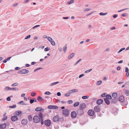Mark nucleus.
I'll return each instance as SVG.
<instances>
[{
	"mask_svg": "<svg viewBox=\"0 0 129 129\" xmlns=\"http://www.w3.org/2000/svg\"><path fill=\"white\" fill-rule=\"evenodd\" d=\"M40 119L38 116H34L33 118V121L35 123L39 122L40 121Z\"/></svg>",
	"mask_w": 129,
	"mask_h": 129,
	"instance_id": "f257e3e1",
	"label": "nucleus"
},
{
	"mask_svg": "<svg viewBox=\"0 0 129 129\" xmlns=\"http://www.w3.org/2000/svg\"><path fill=\"white\" fill-rule=\"evenodd\" d=\"M5 90L6 91L10 90H18L19 89L17 88L13 87L10 88L9 87L7 86L6 87L5 89Z\"/></svg>",
	"mask_w": 129,
	"mask_h": 129,
	"instance_id": "f03ea898",
	"label": "nucleus"
},
{
	"mask_svg": "<svg viewBox=\"0 0 129 129\" xmlns=\"http://www.w3.org/2000/svg\"><path fill=\"white\" fill-rule=\"evenodd\" d=\"M39 116L40 117L41 120V123L42 124H44V120L43 119V114L41 112H40L38 114Z\"/></svg>",
	"mask_w": 129,
	"mask_h": 129,
	"instance_id": "7ed1b4c3",
	"label": "nucleus"
},
{
	"mask_svg": "<svg viewBox=\"0 0 129 129\" xmlns=\"http://www.w3.org/2000/svg\"><path fill=\"white\" fill-rule=\"evenodd\" d=\"M29 71L26 69H23L19 71L18 73L20 74H26L28 73Z\"/></svg>",
	"mask_w": 129,
	"mask_h": 129,
	"instance_id": "20e7f679",
	"label": "nucleus"
},
{
	"mask_svg": "<svg viewBox=\"0 0 129 129\" xmlns=\"http://www.w3.org/2000/svg\"><path fill=\"white\" fill-rule=\"evenodd\" d=\"M88 114L90 116H93L94 114L95 113L94 111L92 110H89L88 112Z\"/></svg>",
	"mask_w": 129,
	"mask_h": 129,
	"instance_id": "39448f33",
	"label": "nucleus"
},
{
	"mask_svg": "<svg viewBox=\"0 0 129 129\" xmlns=\"http://www.w3.org/2000/svg\"><path fill=\"white\" fill-rule=\"evenodd\" d=\"M63 114L66 116L68 115L69 113V110L67 109H65L62 111Z\"/></svg>",
	"mask_w": 129,
	"mask_h": 129,
	"instance_id": "423d86ee",
	"label": "nucleus"
},
{
	"mask_svg": "<svg viewBox=\"0 0 129 129\" xmlns=\"http://www.w3.org/2000/svg\"><path fill=\"white\" fill-rule=\"evenodd\" d=\"M44 123L45 125L47 126H49L51 124V121L49 120H47L45 121Z\"/></svg>",
	"mask_w": 129,
	"mask_h": 129,
	"instance_id": "0eeeda50",
	"label": "nucleus"
},
{
	"mask_svg": "<svg viewBox=\"0 0 129 129\" xmlns=\"http://www.w3.org/2000/svg\"><path fill=\"white\" fill-rule=\"evenodd\" d=\"M48 108L50 109H57L58 107L55 105H49L48 106Z\"/></svg>",
	"mask_w": 129,
	"mask_h": 129,
	"instance_id": "6e6552de",
	"label": "nucleus"
},
{
	"mask_svg": "<svg viewBox=\"0 0 129 129\" xmlns=\"http://www.w3.org/2000/svg\"><path fill=\"white\" fill-rule=\"evenodd\" d=\"M94 110L97 112H99L100 111V108L98 106H97L95 107L94 108Z\"/></svg>",
	"mask_w": 129,
	"mask_h": 129,
	"instance_id": "1a4fd4ad",
	"label": "nucleus"
},
{
	"mask_svg": "<svg viewBox=\"0 0 129 129\" xmlns=\"http://www.w3.org/2000/svg\"><path fill=\"white\" fill-rule=\"evenodd\" d=\"M77 113L78 115H82L84 113L83 110L80 108L77 110Z\"/></svg>",
	"mask_w": 129,
	"mask_h": 129,
	"instance_id": "9d476101",
	"label": "nucleus"
},
{
	"mask_svg": "<svg viewBox=\"0 0 129 129\" xmlns=\"http://www.w3.org/2000/svg\"><path fill=\"white\" fill-rule=\"evenodd\" d=\"M35 110L36 111H40L41 112H43L44 111V109L40 107H38Z\"/></svg>",
	"mask_w": 129,
	"mask_h": 129,
	"instance_id": "9b49d317",
	"label": "nucleus"
},
{
	"mask_svg": "<svg viewBox=\"0 0 129 129\" xmlns=\"http://www.w3.org/2000/svg\"><path fill=\"white\" fill-rule=\"evenodd\" d=\"M71 116L72 118H75L77 116V113L75 111L72 112L71 114Z\"/></svg>",
	"mask_w": 129,
	"mask_h": 129,
	"instance_id": "f8f14e48",
	"label": "nucleus"
},
{
	"mask_svg": "<svg viewBox=\"0 0 129 129\" xmlns=\"http://www.w3.org/2000/svg\"><path fill=\"white\" fill-rule=\"evenodd\" d=\"M11 120L13 121H15L18 119L17 117L16 116H12L11 117Z\"/></svg>",
	"mask_w": 129,
	"mask_h": 129,
	"instance_id": "ddd939ff",
	"label": "nucleus"
},
{
	"mask_svg": "<svg viewBox=\"0 0 129 129\" xmlns=\"http://www.w3.org/2000/svg\"><path fill=\"white\" fill-rule=\"evenodd\" d=\"M21 123L23 125H26L28 123V120L27 119H23L21 121Z\"/></svg>",
	"mask_w": 129,
	"mask_h": 129,
	"instance_id": "4468645a",
	"label": "nucleus"
},
{
	"mask_svg": "<svg viewBox=\"0 0 129 129\" xmlns=\"http://www.w3.org/2000/svg\"><path fill=\"white\" fill-rule=\"evenodd\" d=\"M86 107V105L85 103L81 104L79 106V108H80L84 110L85 108Z\"/></svg>",
	"mask_w": 129,
	"mask_h": 129,
	"instance_id": "2eb2a0df",
	"label": "nucleus"
},
{
	"mask_svg": "<svg viewBox=\"0 0 129 129\" xmlns=\"http://www.w3.org/2000/svg\"><path fill=\"white\" fill-rule=\"evenodd\" d=\"M118 99L119 101L121 102H123L124 100V97L122 95H121L119 96Z\"/></svg>",
	"mask_w": 129,
	"mask_h": 129,
	"instance_id": "dca6fc26",
	"label": "nucleus"
},
{
	"mask_svg": "<svg viewBox=\"0 0 129 129\" xmlns=\"http://www.w3.org/2000/svg\"><path fill=\"white\" fill-rule=\"evenodd\" d=\"M103 102V101L102 99H100L97 101L96 103L97 104L100 105L102 104Z\"/></svg>",
	"mask_w": 129,
	"mask_h": 129,
	"instance_id": "f3484780",
	"label": "nucleus"
},
{
	"mask_svg": "<svg viewBox=\"0 0 129 129\" xmlns=\"http://www.w3.org/2000/svg\"><path fill=\"white\" fill-rule=\"evenodd\" d=\"M6 123H4L0 125V128L1 129H4L6 128Z\"/></svg>",
	"mask_w": 129,
	"mask_h": 129,
	"instance_id": "a211bd4d",
	"label": "nucleus"
},
{
	"mask_svg": "<svg viewBox=\"0 0 129 129\" xmlns=\"http://www.w3.org/2000/svg\"><path fill=\"white\" fill-rule=\"evenodd\" d=\"M37 100L40 102H41L42 101H44V99L41 97L39 96L37 98Z\"/></svg>",
	"mask_w": 129,
	"mask_h": 129,
	"instance_id": "6ab92c4d",
	"label": "nucleus"
},
{
	"mask_svg": "<svg viewBox=\"0 0 129 129\" xmlns=\"http://www.w3.org/2000/svg\"><path fill=\"white\" fill-rule=\"evenodd\" d=\"M58 117V116H56L54 117L53 118V121L55 122L58 121L59 120Z\"/></svg>",
	"mask_w": 129,
	"mask_h": 129,
	"instance_id": "aec40b11",
	"label": "nucleus"
},
{
	"mask_svg": "<svg viewBox=\"0 0 129 129\" xmlns=\"http://www.w3.org/2000/svg\"><path fill=\"white\" fill-rule=\"evenodd\" d=\"M117 93H113L112 94V96L114 98H117Z\"/></svg>",
	"mask_w": 129,
	"mask_h": 129,
	"instance_id": "412c9836",
	"label": "nucleus"
},
{
	"mask_svg": "<svg viewBox=\"0 0 129 129\" xmlns=\"http://www.w3.org/2000/svg\"><path fill=\"white\" fill-rule=\"evenodd\" d=\"M75 55L74 53H73L70 54V55L68 56V58L69 59H70L73 57Z\"/></svg>",
	"mask_w": 129,
	"mask_h": 129,
	"instance_id": "4be33fe9",
	"label": "nucleus"
},
{
	"mask_svg": "<svg viewBox=\"0 0 129 129\" xmlns=\"http://www.w3.org/2000/svg\"><path fill=\"white\" fill-rule=\"evenodd\" d=\"M104 100L105 103L109 105L110 104V102L109 101L108 99L106 98H105L104 99Z\"/></svg>",
	"mask_w": 129,
	"mask_h": 129,
	"instance_id": "5701e85b",
	"label": "nucleus"
},
{
	"mask_svg": "<svg viewBox=\"0 0 129 129\" xmlns=\"http://www.w3.org/2000/svg\"><path fill=\"white\" fill-rule=\"evenodd\" d=\"M67 45H66L64 46L63 47V50L64 51V53H65L67 51Z\"/></svg>",
	"mask_w": 129,
	"mask_h": 129,
	"instance_id": "b1692460",
	"label": "nucleus"
},
{
	"mask_svg": "<svg viewBox=\"0 0 129 129\" xmlns=\"http://www.w3.org/2000/svg\"><path fill=\"white\" fill-rule=\"evenodd\" d=\"M118 99L117 98H114V99H112V103L114 104L116 103Z\"/></svg>",
	"mask_w": 129,
	"mask_h": 129,
	"instance_id": "393cba45",
	"label": "nucleus"
},
{
	"mask_svg": "<svg viewBox=\"0 0 129 129\" xmlns=\"http://www.w3.org/2000/svg\"><path fill=\"white\" fill-rule=\"evenodd\" d=\"M22 113V112L20 111H17L15 112V114L16 115H19Z\"/></svg>",
	"mask_w": 129,
	"mask_h": 129,
	"instance_id": "a878e982",
	"label": "nucleus"
},
{
	"mask_svg": "<svg viewBox=\"0 0 129 129\" xmlns=\"http://www.w3.org/2000/svg\"><path fill=\"white\" fill-rule=\"evenodd\" d=\"M106 98L107 99H108L111 100L112 99V97L109 94L107 95L106 96Z\"/></svg>",
	"mask_w": 129,
	"mask_h": 129,
	"instance_id": "bb28decb",
	"label": "nucleus"
},
{
	"mask_svg": "<svg viewBox=\"0 0 129 129\" xmlns=\"http://www.w3.org/2000/svg\"><path fill=\"white\" fill-rule=\"evenodd\" d=\"M78 91V90L76 89H73L70 90L69 92L70 93H72L73 92H77Z\"/></svg>",
	"mask_w": 129,
	"mask_h": 129,
	"instance_id": "cd10ccee",
	"label": "nucleus"
},
{
	"mask_svg": "<svg viewBox=\"0 0 129 129\" xmlns=\"http://www.w3.org/2000/svg\"><path fill=\"white\" fill-rule=\"evenodd\" d=\"M124 93L125 94L126 96L129 95V90H124Z\"/></svg>",
	"mask_w": 129,
	"mask_h": 129,
	"instance_id": "c85d7f7f",
	"label": "nucleus"
},
{
	"mask_svg": "<svg viewBox=\"0 0 129 129\" xmlns=\"http://www.w3.org/2000/svg\"><path fill=\"white\" fill-rule=\"evenodd\" d=\"M58 83H59L58 82H54V83H53L51 84H50V86H51L53 85H55L57 84H58Z\"/></svg>",
	"mask_w": 129,
	"mask_h": 129,
	"instance_id": "c756f323",
	"label": "nucleus"
},
{
	"mask_svg": "<svg viewBox=\"0 0 129 129\" xmlns=\"http://www.w3.org/2000/svg\"><path fill=\"white\" fill-rule=\"evenodd\" d=\"M19 84L17 83H16L12 84L11 86L12 87L17 86Z\"/></svg>",
	"mask_w": 129,
	"mask_h": 129,
	"instance_id": "7c9ffc66",
	"label": "nucleus"
},
{
	"mask_svg": "<svg viewBox=\"0 0 129 129\" xmlns=\"http://www.w3.org/2000/svg\"><path fill=\"white\" fill-rule=\"evenodd\" d=\"M28 119L29 121H31L32 120V118L31 115H30L28 116Z\"/></svg>",
	"mask_w": 129,
	"mask_h": 129,
	"instance_id": "2f4dec72",
	"label": "nucleus"
},
{
	"mask_svg": "<svg viewBox=\"0 0 129 129\" xmlns=\"http://www.w3.org/2000/svg\"><path fill=\"white\" fill-rule=\"evenodd\" d=\"M79 103L78 102H76L75 103L74 105V106L75 107H76L79 105Z\"/></svg>",
	"mask_w": 129,
	"mask_h": 129,
	"instance_id": "473e14b6",
	"label": "nucleus"
},
{
	"mask_svg": "<svg viewBox=\"0 0 129 129\" xmlns=\"http://www.w3.org/2000/svg\"><path fill=\"white\" fill-rule=\"evenodd\" d=\"M107 14V13H103V12H101L99 14L101 15H105Z\"/></svg>",
	"mask_w": 129,
	"mask_h": 129,
	"instance_id": "72a5a7b5",
	"label": "nucleus"
},
{
	"mask_svg": "<svg viewBox=\"0 0 129 129\" xmlns=\"http://www.w3.org/2000/svg\"><path fill=\"white\" fill-rule=\"evenodd\" d=\"M102 81L101 80L98 81L97 82L96 85H100L102 83Z\"/></svg>",
	"mask_w": 129,
	"mask_h": 129,
	"instance_id": "f704fd0d",
	"label": "nucleus"
},
{
	"mask_svg": "<svg viewBox=\"0 0 129 129\" xmlns=\"http://www.w3.org/2000/svg\"><path fill=\"white\" fill-rule=\"evenodd\" d=\"M125 49V48H121V49H120V50L117 53H120V52L122 51H123V50H124Z\"/></svg>",
	"mask_w": 129,
	"mask_h": 129,
	"instance_id": "c9c22d12",
	"label": "nucleus"
},
{
	"mask_svg": "<svg viewBox=\"0 0 129 129\" xmlns=\"http://www.w3.org/2000/svg\"><path fill=\"white\" fill-rule=\"evenodd\" d=\"M47 39L50 42L53 40L52 39L51 37H48Z\"/></svg>",
	"mask_w": 129,
	"mask_h": 129,
	"instance_id": "e433bc0d",
	"label": "nucleus"
},
{
	"mask_svg": "<svg viewBox=\"0 0 129 129\" xmlns=\"http://www.w3.org/2000/svg\"><path fill=\"white\" fill-rule=\"evenodd\" d=\"M50 42H51V44L52 45L54 46L55 45V42L53 40H52Z\"/></svg>",
	"mask_w": 129,
	"mask_h": 129,
	"instance_id": "4c0bfd02",
	"label": "nucleus"
},
{
	"mask_svg": "<svg viewBox=\"0 0 129 129\" xmlns=\"http://www.w3.org/2000/svg\"><path fill=\"white\" fill-rule=\"evenodd\" d=\"M16 107V105H13L12 106H10L9 108H15Z\"/></svg>",
	"mask_w": 129,
	"mask_h": 129,
	"instance_id": "58836bf2",
	"label": "nucleus"
},
{
	"mask_svg": "<svg viewBox=\"0 0 129 129\" xmlns=\"http://www.w3.org/2000/svg\"><path fill=\"white\" fill-rule=\"evenodd\" d=\"M74 2V1L73 0H71L70 2H67L68 4L70 5L72 3H73Z\"/></svg>",
	"mask_w": 129,
	"mask_h": 129,
	"instance_id": "ea45409f",
	"label": "nucleus"
},
{
	"mask_svg": "<svg viewBox=\"0 0 129 129\" xmlns=\"http://www.w3.org/2000/svg\"><path fill=\"white\" fill-rule=\"evenodd\" d=\"M19 103L20 104L23 105H26V104L24 103H23V101H22L20 102Z\"/></svg>",
	"mask_w": 129,
	"mask_h": 129,
	"instance_id": "a19ab883",
	"label": "nucleus"
},
{
	"mask_svg": "<svg viewBox=\"0 0 129 129\" xmlns=\"http://www.w3.org/2000/svg\"><path fill=\"white\" fill-rule=\"evenodd\" d=\"M88 97H89V96H83L82 97V98L83 99H88Z\"/></svg>",
	"mask_w": 129,
	"mask_h": 129,
	"instance_id": "79ce46f5",
	"label": "nucleus"
},
{
	"mask_svg": "<svg viewBox=\"0 0 129 129\" xmlns=\"http://www.w3.org/2000/svg\"><path fill=\"white\" fill-rule=\"evenodd\" d=\"M36 93L35 92H32L31 93V95L32 96H34L36 95Z\"/></svg>",
	"mask_w": 129,
	"mask_h": 129,
	"instance_id": "37998d69",
	"label": "nucleus"
},
{
	"mask_svg": "<svg viewBox=\"0 0 129 129\" xmlns=\"http://www.w3.org/2000/svg\"><path fill=\"white\" fill-rule=\"evenodd\" d=\"M45 94H46L50 95L51 94V93L49 91H46L45 93Z\"/></svg>",
	"mask_w": 129,
	"mask_h": 129,
	"instance_id": "c03bdc74",
	"label": "nucleus"
},
{
	"mask_svg": "<svg viewBox=\"0 0 129 129\" xmlns=\"http://www.w3.org/2000/svg\"><path fill=\"white\" fill-rule=\"evenodd\" d=\"M81 60V59H79L75 64V65H76L78 64Z\"/></svg>",
	"mask_w": 129,
	"mask_h": 129,
	"instance_id": "a18cd8bd",
	"label": "nucleus"
},
{
	"mask_svg": "<svg viewBox=\"0 0 129 129\" xmlns=\"http://www.w3.org/2000/svg\"><path fill=\"white\" fill-rule=\"evenodd\" d=\"M7 117L6 116H5L4 118H2V121H4L6 120H7Z\"/></svg>",
	"mask_w": 129,
	"mask_h": 129,
	"instance_id": "49530a36",
	"label": "nucleus"
},
{
	"mask_svg": "<svg viewBox=\"0 0 129 129\" xmlns=\"http://www.w3.org/2000/svg\"><path fill=\"white\" fill-rule=\"evenodd\" d=\"M30 37H31L30 35H28L27 36H26L25 37V39H28Z\"/></svg>",
	"mask_w": 129,
	"mask_h": 129,
	"instance_id": "de8ad7c7",
	"label": "nucleus"
},
{
	"mask_svg": "<svg viewBox=\"0 0 129 129\" xmlns=\"http://www.w3.org/2000/svg\"><path fill=\"white\" fill-rule=\"evenodd\" d=\"M92 70V69H90L89 70H86V71H85V73H88L90 72V71H91Z\"/></svg>",
	"mask_w": 129,
	"mask_h": 129,
	"instance_id": "09e8293b",
	"label": "nucleus"
},
{
	"mask_svg": "<svg viewBox=\"0 0 129 129\" xmlns=\"http://www.w3.org/2000/svg\"><path fill=\"white\" fill-rule=\"evenodd\" d=\"M70 95V93H66L64 95L65 96H69Z\"/></svg>",
	"mask_w": 129,
	"mask_h": 129,
	"instance_id": "8fccbe9b",
	"label": "nucleus"
},
{
	"mask_svg": "<svg viewBox=\"0 0 129 129\" xmlns=\"http://www.w3.org/2000/svg\"><path fill=\"white\" fill-rule=\"evenodd\" d=\"M69 104H71L73 103V101L72 100H69L68 101Z\"/></svg>",
	"mask_w": 129,
	"mask_h": 129,
	"instance_id": "3c124183",
	"label": "nucleus"
},
{
	"mask_svg": "<svg viewBox=\"0 0 129 129\" xmlns=\"http://www.w3.org/2000/svg\"><path fill=\"white\" fill-rule=\"evenodd\" d=\"M50 50V49L48 47H47L45 48V51H49Z\"/></svg>",
	"mask_w": 129,
	"mask_h": 129,
	"instance_id": "603ef678",
	"label": "nucleus"
},
{
	"mask_svg": "<svg viewBox=\"0 0 129 129\" xmlns=\"http://www.w3.org/2000/svg\"><path fill=\"white\" fill-rule=\"evenodd\" d=\"M127 14L126 13H124L121 16H122L123 17H125L126 16H127Z\"/></svg>",
	"mask_w": 129,
	"mask_h": 129,
	"instance_id": "864d4df0",
	"label": "nucleus"
},
{
	"mask_svg": "<svg viewBox=\"0 0 129 129\" xmlns=\"http://www.w3.org/2000/svg\"><path fill=\"white\" fill-rule=\"evenodd\" d=\"M40 26V25H36L34 26V27H33V28H32L34 29L36 28L39 27Z\"/></svg>",
	"mask_w": 129,
	"mask_h": 129,
	"instance_id": "5fc2aeb1",
	"label": "nucleus"
},
{
	"mask_svg": "<svg viewBox=\"0 0 129 129\" xmlns=\"http://www.w3.org/2000/svg\"><path fill=\"white\" fill-rule=\"evenodd\" d=\"M6 100L7 101H10L11 99L10 97V96H9L7 98Z\"/></svg>",
	"mask_w": 129,
	"mask_h": 129,
	"instance_id": "6e6d98bb",
	"label": "nucleus"
},
{
	"mask_svg": "<svg viewBox=\"0 0 129 129\" xmlns=\"http://www.w3.org/2000/svg\"><path fill=\"white\" fill-rule=\"evenodd\" d=\"M34 102V100L33 99H30V102L31 104H32Z\"/></svg>",
	"mask_w": 129,
	"mask_h": 129,
	"instance_id": "4d7b16f0",
	"label": "nucleus"
},
{
	"mask_svg": "<svg viewBox=\"0 0 129 129\" xmlns=\"http://www.w3.org/2000/svg\"><path fill=\"white\" fill-rule=\"evenodd\" d=\"M118 15L116 14L114 15L113 16V18H115L118 17Z\"/></svg>",
	"mask_w": 129,
	"mask_h": 129,
	"instance_id": "13d9d810",
	"label": "nucleus"
},
{
	"mask_svg": "<svg viewBox=\"0 0 129 129\" xmlns=\"http://www.w3.org/2000/svg\"><path fill=\"white\" fill-rule=\"evenodd\" d=\"M90 10V9H84V11H89Z\"/></svg>",
	"mask_w": 129,
	"mask_h": 129,
	"instance_id": "bf43d9fd",
	"label": "nucleus"
},
{
	"mask_svg": "<svg viewBox=\"0 0 129 129\" xmlns=\"http://www.w3.org/2000/svg\"><path fill=\"white\" fill-rule=\"evenodd\" d=\"M20 69V68L19 67H16L15 68V69L16 70H19Z\"/></svg>",
	"mask_w": 129,
	"mask_h": 129,
	"instance_id": "052dcab7",
	"label": "nucleus"
},
{
	"mask_svg": "<svg viewBox=\"0 0 129 129\" xmlns=\"http://www.w3.org/2000/svg\"><path fill=\"white\" fill-rule=\"evenodd\" d=\"M57 95L59 96H60L61 95V94L59 92H58L57 93Z\"/></svg>",
	"mask_w": 129,
	"mask_h": 129,
	"instance_id": "680f3d73",
	"label": "nucleus"
},
{
	"mask_svg": "<svg viewBox=\"0 0 129 129\" xmlns=\"http://www.w3.org/2000/svg\"><path fill=\"white\" fill-rule=\"evenodd\" d=\"M84 75L83 74H82L80 75L79 76V78H80L84 76Z\"/></svg>",
	"mask_w": 129,
	"mask_h": 129,
	"instance_id": "e2e57ef3",
	"label": "nucleus"
},
{
	"mask_svg": "<svg viewBox=\"0 0 129 129\" xmlns=\"http://www.w3.org/2000/svg\"><path fill=\"white\" fill-rule=\"evenodd\" d=\"M62 47H60L59 48V51L60 52L62 51Z\"/></svg>",
	"mask_w": 129,
	"mask_h": 129,
	"instance_id": "0e129e2a",
	"label": "nucleus"
},
{
	"mask_svg": "<svg viewBox=\"0 0 129 129\" xmlns=\"http://www.w3.org/2000/svg\"><path fill=\"white\" fill-rule=\"evenodd\" d=\"M93 13V12H91V13H89V14H87L86 15V16H88L90 15H91V14H92Z\"/></svg>",
	"mask_w": 129,
	"mask_h": 129,
	"instance_id": "69168bd1",
	"label": "nucleus"
},
{
	"mask_svg": "<svg viewBox=\"0 0 129 129\" xmlns=\"http://www.w3.org/2000/svg\"><path fill=\"white\" fill-rule=\"evenodd\" d=\"M125 71L126 72H128V69L127 68H126L125 69Z\"/></svg>",
	"mask_w": 129,
	"mask_h": 129,
	"instance_id": "338daca9",
	"label": "nucleus"
},
{
	"mask_svg": "<svg viewBox=\"0 0 129 129\" xmlns=\"http://www.w3.org/2000/svg\"><path fill=\"white\" fill-rule=\"evenodd\" d=\"M101 96L102 97H105V93H103V94H101Z\"/></svg>",
	"mask_w": 129,
	"mask_h": 129,
	"instance_id": "774afa93",
	"label": "nucleus"
}]
</instances>
